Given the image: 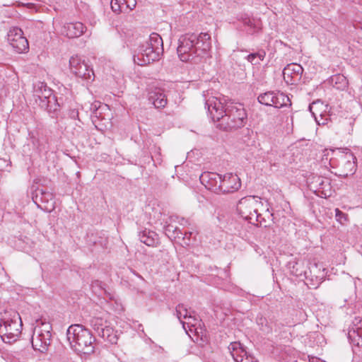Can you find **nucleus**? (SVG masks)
Wrapping results in <instances>:
<instances>
[{
  "label": "nucleus",
  "instance_id": "f257e3e1",
  "mask_svg": "<svg viewBox=\"0 0 362 362\" xmlns=\"http://www.w3.org/2000/svg\"><path fill=\"white\" fill-rule=\"evenodd\" d=\"M205 108L214 122L224 131L243 127L247 122V113L243 105L234 103L225 97L217 98L204 93Z\"/></svg>",
  "mask_w": 362,
  "mask_h": 362
},
{
  "label": "nucleus",
  "instance_id": "f03ea898",
  "mask_svg": "<svg viewBox=\"0 0 362 362\" xmlns=\"http://www.w3.org/2000/svg\"><path fill=\"white\" fill-rule=\"evenodd\" d=\"M211 47V39L208 33H187L180 37L177 52L182 62L197 63Z\"/></svg>",
  "mask_w": 362,
  "mask_h": 362
},
{
  "label": "nucleus",
  "instance_id": "7ed1b4c3",
  "mask_svg": "<svg viewBox=\"0 0 362 362\" xmlns=\"http://www.w3.org/2000/svg\"><path fill=\"white\" fill-rule=\"evenodd\" d=\"M66 338L72 349L78 353L89 354L94 351L95 338L91 332L81 325L75 324L69 327Z\"/></svg>",
  "mask_w": 362,
  "mask_h": 362
},
{
  "label": "nucleus",
  "instance_id": "20e7f679",
  "mask_svg": "<svg viewBox=\"0 0 362 362\" xmlns=\"http://www.w3.org/2000/svg\"><path fill=\"white\" fill-rule=\"evenodd\" d=\"M163 53V39L158 33H153L148 40L139 47L134 55V61L138 65L144 66L158 61Z\"/></svg>",
  "mask_w": 362,
  "mask_h": 362
},
{
  "label": "nucleus",
  "instance_id": "39448f33",
  "mask_svg": "<svg viewBox=\"0 0 362 362\" xmlns=\"http://www.w3.org/2000/svg\"><path fill=\"white\" fill-rule=\"evenodd\" d=\"M33 329L31 344L34 350L46 353L52 342V325L47 322L37 320Z\"/></svg>",
  "mask_w": 362,
  "mask_h": 362
},
{
  "label": "nucleus",
  "instance_id": "423d86ee",
  "mask_svg": "<svg viewBox=\"0 0 362 362\" xmlns=\"http://www.w3.org/2000/svg\"><path fill=\"white\" fill-rule=\"evenodd\" d=\"M21 318L17 313H14L11 317L1 320L0 336L3 341L8 344L16 341L21 334Z\"/></svg>",
  "mask_w": 362,
  "mask_h": 362
},
{
  "label": "nucleus",
  "instance_id": "0eeeda50",
  "mask_svg": "<svg viewBox=\"0 0 362 362\" xmlns=\"http://www.w3.org/2000/svg\"><path fill=\"white\" fill-rule=\"evenodd\" d=\"M260 205L261 202L256 197H245L238 202L237 211L243 219L255 224V221L259 220L257 211Z\"/></svg>",
  "mask_w": 362,
  "mask_h": 362
},
{
  "label": "nucleus",
  "instance_id": "6e6552de",
  "mask_svg": "<svg viewBox=\"0 0 362 362\" xmlns=\"http://www.w3.org/2000/svg\"><path fill=\"white\" fill-rule=\"evenodd\" d=\"M69 68L72 74L88 82L94 79V72L88 64L78 55L72 56L69 59Z\"/></svg>",
  "mask_w": 362,
  "mask_h": 362
},
{
  "label": "nucleus",
  "instance_id": "1a4fd4ad",
  "mask_svg": "<svg viewBox=\"0 0 362 362\" xmlns=\"http://www.w3.org/2000/svg\"><path fill=\"white\" fill-rule=\"evenodd\" d=\"M258 102L267 106H273L281 108L284 106L291 105L289 98L279 91H267L260 94L257 98Z\"/></svg>",
  "mask_w": 362,
  "mask_h": 362
},
{
  "label": "nucleus",
  "instance_id": "9d476101",
  "mask_svg": "<svg viewBox=\"0 0 362 362\" xmlns=\"http://www.w3.org/2000/svg\"><path fill=\"white\" fill-rule=\"evenodd\" d=\"M7 40L10 45L18 53H23L29 49L28 41L23 36V33L18 27H12L7 34Z\"/></svg>",
  "mask_w": 362,
  "mask_h": 362
},
{
  "label": "nucleus",
  "instance_id": "9b49d317",
  "mask_svg": "<svg viewBox=\"0 0 362 362\" xmlns=\"http://www.w3.org/2000/svg\"><path fill=\"white\" fill-rule=\"evenodd\" d=\"M303 73V68L300 64H290L284 69V79L288 84L297 85L301 81Z\"/></svg>",
  "mask_w": 362,
  "mask_h": 362
},
{
  "label": "nucleus",
  "instance_id": "f8f14e48",
  "mask_svg": "<svg viewBox=\"0 0 362 362\" xmlns=\"http://www.w3.org/2000/svg\"><path fill=\"white\" fill-rule=\"evenodd\" d=\"M222 177L221 175L216 173L204 172L199 176V180L206 189L220 194Z\"/></svg>",
  "mask_w": 362,
  "mask_h": 362
},
{
  "label": "nucleus",
  "instance_id": "ddd939ff",
  "mask_svg": "<svg viewBox=\"0 0 362 362\" xmlns=\"http://www.w3.org/2000/svg\"><path fill=\"white\" fill-rule=\"evenodd\" d=\"M348 338L355 346L362 347V318L356 317L349 328Z\"/></svg>",
  "mask_w": 362,
  "mask_h": 362
},
{
  "label": "nucleus",
  "instance_id": "4468645a",
  "mask_svg": "<svg viewBox=\"0 0 362 362\" xmlns=\"http://www.w3.org/2000/svg\"><path fill=\"white\" fill-rule=\"evenodd\" d=\"M220 194L233 193L241 187L240 179L237 175L226 173L223 175Z\"/></svg>",
  "mask_w": 362,
  "mask_h": 362
},
{
  "label": "nucleus",
  "instance_id": "2eb2a0df",
  "mask_svg": "<svg viewBox=\"0 0 362 362\" xmlns=\"http://www.w3.org/2000/svg\"><path fill=\"white\" fill-rule=\"evenodd\" d=\"M228 351L235 362H255V358L247 354L240 342L230 343Z\"/></svg>",
  "mask_w": 362,
  "mask_h": 362
},
{
  "label": "nucleus",
  "instance_id": "dca6fc26",
  "mask_svg": "<svg viewBox=\"0 0 362 362\" xmlns=\"http://www.w3.org/2000/svg\"><path fill=\"white\" fill-rule=\"evenodd\" d=\"M148 100L156 108H163L167 105V98L160 88H153L148 90Z\"/></svg>",
  "mask_w": 362,
  "mask_h": 362
},
{
  "label": "nucleus",
  "instance_id": "f3484780",
  "mask_svg": "<svg viewBox=\"0 0 362 362\" xmlns=\"http://www.w3.org/2000/svg\"><path fill=\"white\" fill-rule=\"evenodd\" d=\"M52 93H53L52 90L47 87V84L44 82L37 81L33 85V97L38 105L41 100L49 98Z\"/></svg>",
  "mask_w": 362,
  "mask_h": 362
},
{
  "label": "nucleus",
  "instance_id": "a211bd4d",
  "mask_svg": "<svg viewBox=\"0 0 362 362\" xmlns=\"http://www.w3.org/2000/svg\"><path fill=\"white\" fill-rule=\"evenodd\" d=\"M86 30V26L81 22L68 23L63 28V34L69 38L81 36Z\"/></svg>",
  "mask_w": 362,
  "mask_h": 362
},
{
  "label": "nucleus",
  "instance_id": "6ab92c4d",
  "mask_svg": "<svg viewBox=\"0 0 362 362\" xmlns=\"http://www.w3.org/2000/svg\"><path fill=\"white\" fill-rule=\"evenodd\" d=\"M39 106L42 109L45 110L49 114H52V117H54L59 110L60 103L57 97L52 93L49 98H46L45 100H41L39 103Z\"/></svg>",
  "mask_w": 362,
  "mask_h": 362
},
{
  "label": "nucleus",
  "instance_id": "aec40b11",
  "mask_svg": "<svg viewBox=\"0 0 362 362\" xmlns=\"http://www.w3.org/2000/svg\"><path fill=\"white\" fill-rule=\"evenodd\" d=\"M356 158L351 152L346 153L341 160L345 176L354 174L356 170Z\"/></svg>",
  "mask_w": 362,
  "mask_h": 362
},
{
  "label": "nucleus",
  "instance_id": "412c9836",
  "mask_svg": "<svg viewBox=\"0 0 362 362\" xmlns=\"http://www.w3.org/2000/svg\"><path fill=\"white\" fill-rule=\"evenodd\" d=\"M117 333V332L114 329L109 322L107 327H104L98 336L111 344H116L119 339Z\"/></svg>",
  "mask_w": 362,
  "mask_h": 362
},
{
  "label": "nucleus",
  "instance_id": "4be33fe9",
  "mask_svg": "<svg viewBox=\"0 0 362 362\" xmlns=\"http://www.w3.org/2000/svg\"><path fill=\"white\" fill-rule=\"evenodd\" d=\"M139 240L148 246L153 247L157 243L158 235L148 229H144L139 233Z\"/></svg>",
  "mask_w": 362,
  "mask_h": 362
},
{
  "label": "nucleus",
  "instance_id": "5701e85b",
  "mask_svg": "<svg viewBox=\"0 0 362 362\" xmlns=\"http://www.w3.org/2000/svg\"><path fill=\"white\" fill-rule=\"evenodd\" d=\"M315 181L313 183H315L317 185V189L319 191H321L322 195L325 197L331 196V185L329 179L322 177H315Z\"/></svg>",
  "mask_w": 362,
  "mask_h": 362
},
{
  "label": "nucleus",
  "instance_id": "b1692460",
  "mask_svg": "<svg viewBox=\"0 0 362 362\" xmlns=\"http://www.w3.org/2000/svg\"><path fill=\"white\" fill-rule=\"evenodd\" d=\"M175 313L177 317L179 319L180 323L182 325V327L185 330L186 322L182 321L181 317H183L185 319H192L193 320H195V319L192 317L191 313L188 311L187 306L182 303H180L176 306ZM190 323L191 322H187V325Z\"/></svg>",
  "mask_w": 362,
  "mask_h": 362
},
{
  "label": "nucleus",
  "instance_id": "393cba45",
  "mask_svg": "<svg viewBox=\"0 0 362 362\" xmlns=\"http://www.w3.org/2000/svg\"><path fill=\"white\" fill-rule=\"evenodd\" d=\"M36 201L35 202L37 203V201L41 202L42 203L49 204L51 202V209H48L47 206H45L46 209L48 211H51V209H54V195L52 193L47 191H44L43 189H39L38 192L35 196Z\"/></svg>",
  "mask_w": 362,
  "mask_h": 362
},
{
  "label": "nucleus",
  "instance_id": "a878e982",
  "mask_svg": "<svg viewBox=\"0 0 362 362\" xmlns=\"http://www.w3.org/2000/svg\"><path fill=\"white\" fill-rule=\"evenodd\" d=\"M108 323L109 322L103 317L94 316L90 320L89 325L98 335L104 327H107Z\"/></svg>",
  "mask_w": 362,
  "mask_h": 362
},
{
  "label": "nucleus",
  "instance_id": "bb28decb",
  "mask_svg": "<svg viewBox=\"0 0 362 362\" xmlns=\"http://www.w3.org/2000/svg\"><path fill=\"white\" fill-rule=\"evenodd\" d=\"M266 56V52L261 49L257 52L250 53L245 59L252 65H258L262 62Z\"/></svg>",
  "mask_w": 362,
  "mask_h": 362
},
{
  "label": "nucleus",
  "instance_id": "cd10ccee",
  "mask_svg": "<svg viewBox=\"0 0 362 362\" xmlns=\"http://www.w3.org/2000/svg\"><path fill=\"white\" fill-rule=\"evenodd\" d=\"M333 86L337 89L344 90L348 86V81L344 75L338 74L331 78Z\"/></svg>",
  "mask_w": 362,
  "mask_h": 362
},
{
  "label": "nucleus",
  "instance_id": "c85d7f7f",
  "mask_svg": "<svg viewBox=\"0 0 362 362\" xmlns=\"http://www.w3.org/2000/svg\"><path fill=\"white\" fill-rule=\"evenodd\" d=\"M243 23L247 28L246 32L250 35L254 34L259 29V25L254 19L246 18L243 21Z\"/></svg>",
  "mask_w": 362,
  "mask_h": 362
},
{
  "label": "nucleus",
  "instance_id": "c756f323",
  "mask_svg": "<svg viewBox=\"0 0 362 362\" xmlns=\"http://www.w3.org/2000/svg\"><path fill=\"white\" fill-rule=\"evenodd\" d=\"M243 23L247 28L246 32L250 35L254 34L259 29V25L254 19L246 18L243 21Z\"/></svg>",
  "mask_w": 362,
  "mask_h": 362
},
{
  "label": "nucleus",
  "instance_id": "7c9ffc66",
  "mask_svg": "<svg viewBox=\"0 0 362 362\" xmlns=\"http://www.w3.org/2000/svg\"><path fill=\"white\" fill-rule=\"evenodd\" d=\"M257 325L259 326L260 329L266 333H268L271 331V328L269 327L267 324V320L265 317H260L257 319Z\"/></svg>",
  "mask_w": 362,
  "mask_h": 362
},
{
  "label": "nucleus",
  "instance_id": "2f4dec72",
  "mask_svg": "<svg viewBox=\"0 0 362 362\" xmlns=\"http://www.w3.org/2000/svg\"><path fill=\"white\" fill-rule=\"evenodd\" d=\"M298 265V264L296 261H290L287 264V267L291 273L296 276L301 275V272L299 271Z\"/></svg>",
  "mask_w": 362,
  "mask_h": 362
},
{
  "label": "nucleus",
  "instance_id": "473e14b6",
  "mask_svg": "<svg viewBox=\"0 0 362 362\" xmlns=\"http://www.w3.org/2000/svg\"><path fill=\"white\" fill-rule=\"evenodd\" d=\"M335 218L341 224H344L347 221V215L340 211L339 209H335Z\"/></svg>",
  "mask_w": 362,
  "mask_h": 362
},
{
  "label": "nucleus",
  "instance_id": "72a5a7b5",
  "mask_svg": "<svg viewBox=\"0 0 362 362\" xmlns=\"http://www.w3.org/2000/svg\"><path fill=\"white\" fill-rule=\"evenodd\" d=\"M171 238L174 239H181L182 240H185L186 237L183 236V232L176 226V231L172 234Z\"/></svg>",
  "mask_w": 362,
  "mask_h": 362
},
{
  "label": "nucleus",
  "instance_id": "f704fd0d",
  "mask_svg": "<svg viewBox=\"0 0 362 362\" xmlns=\"http://www.w3.org/2000/svg\"><path fill=\"white\" fill-rule=\"evenodd\" d=\"M165 234L171 238L172 234L176 231V226H174L172 224H168L165 227Z\"/></svg>",
  "mask_w": 362,
  "mask_h": 362
},
{
  "label": "nucleus",
  "instance_id": "c9c22d12",
  "mask_svg": "<svg viewBox=\"0 0 362 362\" xmlns=\"http://www.w3.org/2000/svg\"><path fill=\"white\" fill-rule=\"evenodd\" d=\"M124 1L126 4L127 7L130 8L131 10L134 9L136 7V0H124Z\"/></svg>",
  "mask_w": 362,
  "mask_h": 362
},
{
  "label": "nucleus",
  "instance_id": "e433bc0d",
  "mask_svg": "<svg viewBox=\"0 0 362 362\" xmlns=\"http://www.w3.org/2000/svg\"><path fill=\"white\" fill-rule=\"evenodd\" d=\"M193 234L192 232H185L183 233V236H185L186 238L184 241V243L186 244V245H189L190 244V237L191 235Z\"/></svg>",
  "mask_w": 362,
  "mask_h": 362
},
{
  "label": "nucleus",
  "instance_id": "4c0bfd02",
  "mask_svg": "<svg viewBox=\"0 0 362 362\" xmlns=\"http://www.w3.org/2000/svg\"><path fill=\"white\" fill-rule=\"evenodd\" d=\"M258 216H259L258 218L259 220L255 221V223L254 225H258L259 223L262 225L263 222H266L264 218L262 217V214L258 213Z\"/></svg>",
  "mask_w": 362,
  "mask_h": 362
},
{
  "label": "nucleus",
  "instance_id": "58836bf2",
  "mask_svg": "<svg viewBox=\"0 0 362 362\" xmlns=\"http://www.w3.org/2000/svg\"><path fill=\"white\" fill-rule=\"evenodd\" d=\"M179 223H180V225L184 226H189L190 225L189 221L187 219L184 218H182L180 219V221H179Z\"/></svg>",
  "mask_w": 362,
  "mask_h": 362
},
{
  "label": "nucleus",
  "instance_id": "ea45409f",
  "mask_svg": "<svg viewBox=\"0 0 362 362\" xmlns=\"http://www.w3.org/2000/svg\"><path fill=\"white\" fill-rule=\"evenodd\" d=\"M111 7H112V9L115 11L119 10V6L117 5V2H115V4H113V0H112V1H111Z\"/></svg>",
  "mask_w": 362,
  "mask_h": 362
},
{
  "label": "nucleus",
  "instance_id": "a19ab883",
  "mask_svg": "<svg viewBox=\"0 0 362 362\" xmlns=\"http://www.w3.org/2000/svg\"><path fill=\"white\" fill-rule=\"evenodd\" d=\"M111 7H112V9L115 11L119 10V6L117 5V2H115V4H113V0H112V1H111Z\"/></svg>",
  "mask_w": 362,
  "mask_h": 362
},
{
  "label": "nucleus",
  "instance_id": "79ce46f5",
  "mask_svg": "<svg viewBox=\"0 0 362 362\" xmlns=\"http://www.w3.org/2000/svg\"><path fill=\"white\" fill-rule=\"evenodd\" d=\"M309 357V362H321L320 361V359L317 357H315V356H312V357Z\"/></svg>",
  "mask_w": 362,
  "mask_h": 362
},
{
  "label": "nucleus",
  "instance_id": "37998d69",
  "mask_svg": "<svg viewBox=\"0 0 362 362\" xmlns=\"http://www.w3.org/2000/svg\"><path fill=\"white\" fill-rule=\"evenodd\" d=\"M37 148H39L40 151L45 150V147L41 146L40 145H38Z\"/></svg>",
  "mask_w": 362,
  "mask_h": 362
},
{
  "label": "nucleus",
  "instance_id": "c03bdc74",
  "mask_svg": "<svg viewBox=\"0 0 362 362\" xmlns=\"http://www.w3.org/2000/svg\"><path fill=\"white\" fill-rule=\"evenodd\" d=\"M309 108H310V110L312 112L313 105H310Z\"/></svg>",
  "mask_w": 362,
  "mask_h": 362
},
{
  "label": "nucleus",
  "instance_id": "a18cd8bd",
  "mask_svg": "<svg viewBox=\"0 0 362 362\" xmlns=\"http://www.w3.org/2000/svg\"><path fill=\"white\" fill-rule=\"evenodd\" d=\"M269 216H270V217H273V214H271L269 215Z\"/></svg>",
  "mask_w": 362,
  "mask_h": 362
},
{
  "label": "nucleus",
  "instance_id": "49530a36",
  "mask_svg": "<svg viewBox=\"0 0 362 362\" xmlns=\"http://www.w3.org/2000/svg\"><path fill=\"white\" fill-rule=\"evenodd\" d=\"M136 275L139 277V278H141V275H139L136 274Z\"/></svg>",
  "mask_w": 362,
  "mask_h": 362
}]
</instances>
